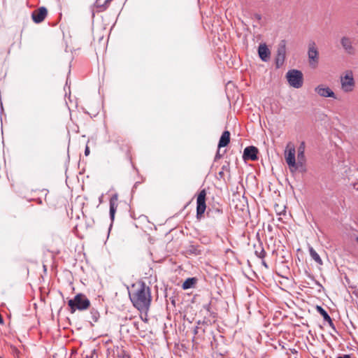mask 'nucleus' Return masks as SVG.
Masks as SVG:
<instances>
[{"label":"nucleus","mask_w":358,"mask_h":358,"mask_svg":"<svg viewBox=\"0 0 358 358\" xmlns=\"http://www.w3.org/2000/svg\"><path fill=\"white\" fill-rule=\"evenodd\" d=\"M133 288L129 292V298L134 306L141 312H147L152 300L150 287L141 282L136 287L133 285Z\"/></svg>","instance_id":"obj_1"},{"label":"nucleus","mask_w":358,"mask_h":358,"mask_svg":"<svg viewBox=\"0 0 358 358\" xmlns=\"http://www.w3.org/2000/svg\"><path fill=\"white\" fill-rule=\"evenodd\" d=\"M69 306L71 309V313L76 310H85L90 308V301L85 294H78L73 299H70L68 302Z\"/></svg>","instance_id":"obj_2"},{"label":"nucleus","mask_w":358,"mask_h":358,"mask_svg":"<svg viewBox=\"0 0 358 358\" xmlns=\"http://www.w3.org/2000/svg\"><path fill=\"white\" fill-rule=\"evenodd\" d=\"M341 90L345 93L352 92L355 87V81L353 76V73L351 71H348L343 76L340 78Z\"/></svg>","instance_id":"obj_3"},{"label":"nucleus","mask_w":358,"mask_h":358,"mask_svg":"<svg viewBox=\"0 0 358 358\" xmlns=\"http://www.w3.org/2000/svg\"><path fill=\"white\" fill-rule=\"evenodd\" d=\"M286 78L290 86L294 88H300L303 85V73L301 71L292 69L286 73Z\"/></svg>","instance_id":"obj_4"},{"label":"nucleus","mask_w":358,"mask_h":358,"mask_svg":"<svg viewBox=\"0 0 358 358\" xmlns=\"http://www.w3.org/2000/svg\"><path fill=\"white\" fill-rule=\"evenodd\" d=\"M308 57L310 66L313 69L316 68L319 62V52L314 42L308 45Z\"/></svg>","instance_id":"obj_5"},{"label":"nucleus","mask_w":358,"mask_h":358,"mask_svg":"<svg viewBox=\"0 0 358 358\" xmlns=\"http://www.w3.org/2000/svg\"><path fill=\"white\" fill-rule=\"evenodd\" d=\"M341 45L345 52L349 56H355L357 53L356 48L353 45V41L349 36H343L341 38Z\"/></svg>","instance_id":"obj_6"},{"label":"nucleus","mask_w":358,"mask_h":358,"mask_svg":"<svg viewBox=\"0 0 358 358\" xmlns=\"http://www.w3.org/2000/svg\"><path fill=\"white\" fill-rule=\"evenodd\" d=\"M206 192L205 189H202L196 199V217L200 219L204 213L206 205Z\"/></svg>","instance_id":"obj_7"},{"label":"nucleus","mask_w":358,"mask_h":358,"mask_svg":"<svg viewBox=\"0 0 358 358\" xmlns=\"http://www.w3.org/2000/svg\"><path fill=\"white\" fill-rule=\"evenodd\" d=\"M285 55L286 41L285 40H282L278 45L277 55L275 57L276 68H280L282 66L285 60Z\"/></svg>","instance_id":"obj_8"},{"label":"nucleus","mask_w":358,"mask_h":358,"mask_svg":"<svg viewBox=\"0 0 358 358\" xmlns=\"http://www.w3.org/2000/svg\"><path fill=\"white\" fill-rule=\"evenodd\" d=\"M295 148L292 143H288L285 150V160L289 169L296 165L295 159Z\"/></svg>","instance_id":"obj_9"},{"label":"nucleus","mask_w":358,"mask_h":358,"mask_svg":"<svg viewBox=\"0 0 358 358\" xmlns=\"http://www.w3.org/2000/svg\"><path fill=\"white\" fill-rule=\"evenodd\" d=\"M315 92L320 96L324 98H333L336 99L335 93L329 87H325L323 85H319L315 88Z\"/></svg>","instance_id":"obj_10"},{"label":"nucleus","mask_w":358,"mask_h":358,"mask_svg":"<svg viewBox=\"0 0 358 358\" xmlns=\"http://www.w3.org/2000/svg\"><path fill=\"white\" fill-rule=\"evenodd\" d=\"M48 10L45 7H41L37 10H35L31 15L32 20L36 23H40L43 22L47 16Z\"/></svg>","instance_id":"obj_11"},{"label":"nucleus","mask_w":358,"mask_h":358,"mask_svg":"<svg viewBox=\"0 0 358 358\" xmlns=\"http://www.w3.org/2000/svg\"><path fill=\"white\" fill-rule=\"evenodd\" d=\"M258 149L255 146L246 147L243 152V157L245 160L250 159L252 161L257 159Z\"/></svg>","instance_id":"obj_12"},{"label":"nucleus","mask_w":358,"mask_h":358,"mask_svg":"<svg viewBox=\"0 0 358 358\" xmlns=\"http://www.w3.org/2000/svg\"><path fill=\"white\" fill-rule=\"evenodd\" d=\"M118 195L117 194H113L110 199V217L112 222L115 218V215L118 206Z\"/></svg>","instance_id":"obj_13"},{"label":"nucleus","mask_w":358,"mask_h":358,"mask_svg":"<svg viewBox=\"0 0 358 358\" xmlns=\"http://www.w3.org/2000/svg\"><path fill=\"white\" fill-rule=\"evenodd\" d=\"M258 53L260 59L264 62H267L270 59L271 52L265 43L259 45Z\"/></svg>","instance_id":"obj_14"},{"label":"nucleus","mask_w":358,"mask_h":358,"mask_svg":"<svg viewBox=\"0 0 358 358\" xmlns=\"http://www.w3.org/2000/svg\"><path fill=\"white\" fill-rule=\"evenodd\" d=\"M229 141H230V133L229 131H224L222 133V134L220 138V141L218 143V148L220 149L222 147L227 146L229 143Z\"/></svg>","instance_id":"obj_15"},{"label":"nucleus","mask_w":358,"mask_h":358,"mask_svg":"<svg viewBox=\"0 0 358 358\" xmlns=\"http://www.w3.org/2000/svg\"><path fill=\"white\" fill-rule=\"evenodd\" d=\"M254 248L255 249V255L257 257L263 259L265 257L266 253L263 248L262 243H259L257 245H255Z\"/></svg>","instance_id":"obj_16"},{"label":"nucleus","mask_w":358,"mask_h":358,"mask_svg":"<svg viewBox=\"0 0 358 358\" xmlns=\"http://www.w3.org/2000/svg\"><path fill=\"white\" fill-rule=\"evenodd\" d=\"M309 252L313 260H315L320 265H322L323 263L322 259L313 247H309Z\"/></svg>","instance_id":"obj_17"},{"label":"nucleus","mask_w":358,"mask_h":358,"mask_svg":"<svg viewBox=\"0 0 358 358\" xmlns=\"http://www.w3.org/2000/svg\"><path fill=\"white\" fill-rule=\"evenodd\" d=\"M305 143L302 142L298 148L297 159L298 161H306L305 159Z\"/></svg>","instance_id":"obj_18"},{"label":"nucleus","mask_w":358,"mask_h":358,"mask_svg":"<svg viewBox=\"0 0 358 358\" xmlns=\"http://www.w3.org/2000/svg\"><path fill=\"white\" fill-rule=\"evenodd\" d=\"M196 282V278H187L182 284V287L184 289H187L191 287H193Z\"/></svg>","instance_id":"obj_19"},{"label":"nucleus","mask_w":358,"mask_h":358,"mask_svg":"<svg viewBox=\"0 0 358 358\" xmlns=\"http://www.w3.org/2000/svg\"><path fill=\"white\" fill-rule=\"evenodd\" d=\"M305 161H298L296 162V165L294 166V167L290 168V171L292 172L295 171L296 170H299L301 172L306 171V168L304 166Z\"/></svg>","instance_id":"obj_20"},{"label":"nucleus","mask_w":358,"mask_h":358,"mask_svg":"<svg viewBox=\"0 0 358 358\" xmlns=\"http://www.w3.org/2000/svg\"><path fill=\"white\" fill-rule=\"evenodd\" d=\"M187 252L190 254H194L195 255L201 254V250L199 245H191L188 247Z\"/></svg>","instance_id":"obj_21"},{"label":"nucleus","mask_w":358,"mask_h":358,"mask_svg":"<svg viewBox=\"0 0 358 358\" xmlns=\"http://www.w3.org/2000/svg\"><path fill=\"white\" fill-rule=\"evenodd\" d=\"M316 310L323 317L324 321L327 320L328 317H330L327 312L322 306H317Z\"/></svg>","instance_id":"obj_22"},{"label":"nucleus","mask_w":358,"mask_h":358,"mask_svg":"<svg viewBox=\"0 0 358 358\" xmlns=\"http://www.w3.org/2000/svg\"><path fill=\"white\" fill-rule=\"evenodd\" d=\"M90 315H91V320L92 321H90L91 322H96L99 320V313L92 308L91 310H90Z\"/></svg>","instance_id":"obj_23"},{"label":"nucleus","mask_w":358,"mask_h":358,"mask_svg":"<svg viewBox=\"0 0 358 358\" xmlns=\"http://www.w3.org/2000/svg\"><path fill=\"white\" fill-rule=\"evenodd\" d=\"M229 169L228 165H224L222 167V170L218 173V175L220 178H224V171L229 172Z\"/></svg>","instance_id":"obj_24"},{"label":"nucleus","mask_w":358,"mask_h":358,"mask_svg":"<svg viewBox=\"0 0 358 358\" xmlns=\"http://www.w3.org/2000/svg\"><path fill=\"white\" fill-rule=\"evenodd\" d=\"M326 322H327L329 324V326L333 329H336L335 328V326H334V324L333 323V321L331 320V318L330 317H328L327 320H326Z\"/></svg>","instance_id":"obj_25"},{"label":"nucleus","mask_w":358,"mask_h":358,"mask_svg":"<svg viewBox=\"0 0 358 358\" xmlns=\"http://www.w3.org/2000/svg\"><path fill=\"white\" fill-rule=\"evenodd\" d=\"M222 157V155H220V150H218L216 155H215V161L220 159Z\"/></svg>","instance_id":"obj_26"},{"label":"nucleus","mask_w":358,"mask_h":358,"mask_svg":"<svg viewBox=\"0 0 358 358\" xmlns=\"http://www.w3.org/2000/svg\"><path fill=\"white\" fill-rule=\"evenodd\" d=\"M90 148L88 145H86L85 149V155L88 156L90 155Z\"/></svg>","instance_id":"obj_27"},{"label":"nucleus","mask_w":358,"mask_h":358,"mask_svg":"<svg viewBox=\"0 0 358 358\" xmlns=\"http://www.w3.org/2000/svg\"><path fill=\"white\" fill-rule=\"evenodd\" d=\"M255 18L258 20V21H260L262 20V16L261 15L258 14V13H256L254 15Z\"/></svg>","instance_id":"obj_28"},{"label":"nucleus","mask_w":358,"mask_h":358,"mask_svg":"<svg viewBox=\"0 0 358 358\" xmlns=\"http://www.w3.org/2000/svg\"><path fill=\"white\" fill-rule=\"evenodd\" d=\"M202 324H203L208 325V324H210V321H209V320H203L202 321Z\"/></svg>","instance_id":"obj_29"},{"label":"nucleus","mask_w":358,"mask_h":358,"mask_svg":"<svg viewBox=\"0 0 358 358\" xmlns=\"http://www.w3.org/2000/svg\"><path fill=\"white\" fill-rule=\"evenodd\" d=\"M199 326H196V327L194 328V334H197L199 333Z\"/></svg>","instance_id":"obj_30"},{"label":"nucleus","mask_w":358,"mask_h":358,"mask_svg":"<svg viewBox=\"0 0 358 358\" xmlns=\"http://www.w3.org/2000/svg\"><path fill=\"white\" fill-rule=\"evenodd\" d=\"M337 358H350V356L349 355H344L343 356H339Z\"/></svg>","instance_id":"obj_31"},{"label":"nucleus","mask_w":358,"mask_h":358,"mask_svg":"<svg viewBox=\"0 0 358 358\" xmlns=\"http://www.w3.org/2000/svg\"><path fill=\"white\" fill-rule=\"evenodd\" d=\"M262 265H263L266 268H268V265H267L266 262L264 260H262Z\"/></svg>","instance_id":"obj_32"},{"label":"nucleus","mask_w":358,"mask_h":358,"mask_svg":"<svg viewBox=\"0 0 358 358\" xmlns=\"http://www.w3.org/2000/svg\"><path fill=\"white\" fill-rule=\"evenodd\" d=\"M202 324V322H201V321H200V320H199V321L197 322V324H198V325H199V324Z\"/></svg>","instance_id":"obj_33"},{"label":"nucleus","mask_w":358,"mask_h":358,"mask_svg":"<svg viewBox=\"0 0 358 358\" xmlns=\"http://www.w3.org/2000/svg\"><path fill=\"white\" fill-rule=\"evenodd\" d=\"M356 241L358 243V236L356 238Z\"/></svg>","instance_id":"obj_34"},{"label":"nucleus","mask_w":358,"mask_h":358,"mask_svg":"<svg viewBox=\"0 0 358 358\" xmlns=\"http://www.w3.org/2000/svg\"><path fill=\"white\" fill-rule=\"evenodd\" d=\"M86 358H92V357H88V356H87V357H86Z\"/></svg>","instance_id":"obj_35"},{"label":"nucleus","mask_w":358,"mask_h":358,"mask_svg":"<svg viewBox=\"0 0 358 358\" xmlns=\"http://www.w3.org/2000/svg\"><path fill=\"white\" fill-rule=\"evenodd\" d=\"M357 26H358V20H357Z\"/></svg>","instance_id":"obj_36"},{"label":"nucleus","mask_w":358,"mask_h":358,"mask_svg":"<svg viewBox=\"0 0 358 358\" xmlns=\"http://www.w3.org/2000/svg\"><path fill=\"white\" fill-rule=\"evenodd\" d=\"M0 358H3V357H1L0 356Z\"/></svg>","instance_id":"obj_37"}]
</instances>
